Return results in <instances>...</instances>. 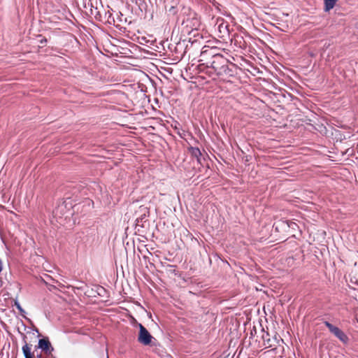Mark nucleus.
I'll return each instance as SVG.
<instances>
[{
    "label": "nucleus",
    "instance_id": "16",
    "mask_svg": "<svg viewBox=\"0 0 358 358\" xmlns=\"http://www.w3.org/2000/svg\"><path fill=\"white\" fill-rule=\"evenodd\" d=\"M31 358H33V357H31Z\"/></svg>",
    "mask_w": 358,
    "mask_h": 358
},
{
    "label": "nucleus",
    "instance_id": "14",
    "mask_svg": "<svg viewBox=\"0 0 358 358\" xmlns=\"http://www.w3.org/2000/svg\"><path fill=\"white\" fill-rule=\"evenodd\" d=\"M2 268H2V262H1V260L0 259V273H1V271H2Z\"/></svg>",
    "mask_w": 358,
    "mask_h": 358
},
{
    "label": "nucleus",
    "instance_id": "8",
    "mask_svg": "<svg viewBox=\"0 0 358 358\" xmlns=\"http://www.w3.org/2000/svg\"><path fill=\"white\" fill-rule=\"evenodd\" d=\"M338 0H324V10L329 11L336 5Z\"/></svg>",
    "mask_w": 358,
    "mask_h": 358
},
{
    "label": "nucleus",
    "instance_id": "12",
    "mask_svg": "<svg viewBox=\"0 0 358 358\" xmlns=\"http://www.w3.org/2000/svg\"><path fill=\"white\" fill-rule=\"evenodd\" d=\"M169 12L171 14H175L176 13V9L174 6H171L169 9Z\"/></svg>",
    "mask_w": 358,
    "mask_h": 358
},
{
    "label": "nucleus",
    "instance_id": "6",
    "mask_svg": "<svg viewBox=\"0 0 358 358\" xmlns=\"http://www.w3.org/2000/svg\"><path fill=\"white\" fill-rule=\"evenodd\" d=\"M231 43L234 45L239 48L245 49L246 48V43L241 35L235 34L231 39Z\"/></svg>",
    "mask_w": 358,
    "mask_h": 358
},
{
    "label": "nucleus",
    "instance_id": "11",
    "mask_svg": "<svg viewBox=\"0 0 358 358\" xmlns=\"http://www.w3.org/2000/svg\"><path fill=\"white\" fill-rule=\"evenodd\" d=\"M219 30L220 32H222V29H224L226 31V32H228V29H227V24H225L224 22H223V20H222V22L219 24Z\"/></svg>",
    "mask_w": 358,
    "mask_h": 358
},
{
    "label": "nucleus",
    "instance_id": "13",
    "mask_svg": "<svg viewBox=\"0 0 358 358\" xmlns=\"http://www.w3.org/2000/svg\"><path fill=\"white\" fill-rule=\"evenodd\" d=\"M140 209H141L143 211H144V213H145V212L148 213V209L146 207L141 206Z\"/></svg>",
    "mask_w": 358,
    "mask_h": 358
},
{
    "label": "nucleus",
    "instance_id": "9",
    "mask_svg": "<svg viewBox=\"0 0 358 358\" xmlns=\"http://www.w3.org/2000/svg\"><path fill=\"white\" fill-rule=\"evenodd\" d=\"M31 347L26 343L22 347V352L25 357V358H31L33 357V355L31 352Z\"/></svg>",
    "mask_w": 358,
    "mask_h": 358
},
{
    "label": "nucleus",
    "instance_id": "4",
    "mask_svg": "<svg viewBox=\"0 0 358 358\" xmlns=\"http://www.w3.org/2000/svg\"><path fill=\"white\" fill-rule=\"evenodd\" d=\"M38 348L44 351L47 355H50L54 350V348L48 338L40 339L38 341Z\"/></svg>",
    "mask_w": 358,
    "mask_h": 358
},
{
    "label": "nucleus",
    "instance_id": "5",
    "mask_svg": "<svg viewBox=\"0 0 358 358\" xmlns=\"http://www.w3.org/2000/svg\"><path fill=\"white\" fill-rule=\"evenodd\" d=\"M262 338L263 340L264 345L266 348L275 346V343L277 342L275 337L271 338L268 332H265L264 329Z\"/></svg>",
    "mask_w": 358,
    "mask_h": 358
},
{
    "label": "nucleus",
    "instance_id": "10",
    "mask_svg": "<svg viewBox=\"0 0 358 358\" xmlns=\"http://www.w3.org/2000/svg\"><path fill=\"white\" fill-rule=\"evenodd\" d=\"M15 306H16V308L19 310V311L20 312L21 315H24V313H25V311L22 308V306H20V304L19 303V302H17V301H15Z\"/></svg>",
    "mask_w": 358,
    "mask_h": 358
},
{
    "label": "nucleus",
    "instance_id": "1",
    "mask_svg": "<svg viewBox=\"0 0 358 358\" xmlns=\"http://www.w3.org/2000/svg\"><path fill=\"white\" fill-rule=\"evenodd\" d=\"M200 62H203L201 65H206L210 69L209 73L215 75L217 78L225 80L231 78L233 74L228 66L229 59L222 55L215 53L213 48L204 50L200 55Z\"/></svg>",
    "mask_w": 358,
    "mask_h": 358
},
{
    "label": "nucleus",
    "instance_id": "15",
    "mask_svg": "<svg viewBox=\"0 0 358 358\" xmlns=\"http://www.w3.org/2000/svg\"><path fill=\"white\" fill-rule=\"evenodd\" d=\"M357 322H358V317H357Z\"/></svg>",
    "mask_w": 358,
    "mask_h": 358
},
{
    "label": "nucleus",
    "instance_id": "7",
    "mask_svg": "<svg viewBox=\"0 0 358 358\" xmlns=\"http://www.w3.org/2000/svg\"><path fill=\"white\" fill-rule=\"evenodd\" d=\"M189 153L194 157H195L199 163H201L200 157L201 156V152L198 148L189 147L188 148Z\"/></svg>",
    "mask_w": 358,
    "mask_h": 358
},
{
    "label": "nucleus",
    "instance_id": "2",
    "mask_svg": "<svg viewBox=\"0 0 358 358\" xmlns=\"http://www.w3.org/2000/svg\"><path fill=\"white\" fill-rule=\"evenodd\" d=\"M138 327L139 334L138 336V341L144 345H150L153 337L143 325L139 324Z\"/></svg>",
    "mask_w": 358,
    "mask_h": 358
},
{
    "label": "nucleus",
    "instance_id": "3",
    "mask_svg": "<svg viewBox=\"0 0 358 358\" xmlns=\"http://www.w3.org/2000/svg\"><path fill=\"white\" fill-rule=\"evenodd\" d=\"M325 326L329 329L336 337H337L343 343H347L348 341V336L338 327L334 326L330 322H324Z\"/></svg>",
    "mask_w": 358,
    "mask_h": 358
}]
</instances>
